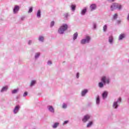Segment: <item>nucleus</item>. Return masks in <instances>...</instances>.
<instances>
[{"mask_svg":"<svg viewBox=\"0 0 129 129\" xmlns=\"http://www.w3.org/2000/svg\"><path fill=\"white\" fill-rule=\"evenodd\" d=\"M68 29V25L67 24H63L58 29V32L59 34H64V32Z\"/></svg>","mask_w":129,"mask_h":129,"instance_id":"obj_1","label":"nucleus"},{"mask_svg":"<svg viewBox=\"0 0 129 129\" xmlns=\"http://www.w3.org/2000/svg\"><path fill=\"white\" fill-rule=\"evenodd\" d=\"M110 8H111V11H114V10H116V9H118V10H120V9H121V5L117 3H113L111 6Z\"/></svg>","mask_w":129,"mask_h":129,"instance_id":"obj_2","label":"nucleus"},{"mask_svg":"<svg viewBox=\"0 0 129 129\" xmlns=\"http://www.w3.org/2000/svg\"><path fill=\"white\" fill-rule=\"evenodd\" d=\"M89 41H90V37L86 36V39H82L81 43V44H86V43H89Z\"/></svg>","mask_w":129,"mask_h":129,"instance_id":"obj_3","label":"nucleus"},{"mask_svg":"<svg viewBox=\"0 0 129 129\" xmlns=\"http://www.w3.org/2000/svg\"><path fill=\"white\" fill-rule=\"evenodd\" d=\"M101 81L103 82L104 84H105V83H107L108 84V83H109V80L108 79H106V77H103L102 78Z\"/></svg>","mask_w":129,"mask_h":129,"instance_id":"obj_4","label":"nucleus"},{"mask_svg":"<svg viewBox=\"0 0 129 129\" xmlns=\"http://www.w3.org/2000/svg\"><path fill=\"white\" fill-rule=\"evenodd\" d=\"M89 118H90V116H89V115H86L83 118L82 120L83 122H86V121H87V120H88Z\"/></svg>","mask_w":129,"mask_h":129,"instance_id":"obj_5","label":"nucleus"},{"mask_svg":"<svg viewBox=\"0 0 129 129\" xmlns=\"http://www.w3.org/2000/svg\"><path fill=\"white\" fill-rule=\"evenodd\" d=\"M90 9L91 11H94L96 9V5L95 4H92L90 6Z\"/></svg>","mask_w":129,"mask_h":129,"instance_id":"obj_6","label":"nucleus"},{"mask_svg":"<svg viewBox=\"0 0 129 129\" xmlns=\"http://www.w3.org/2000/svg\"><path fill=\"white\" fill-rule=\"evenodd\" d=\"M19 9H20V8L19 7V6H15L13 10L14 14H16V13H18V12H19Z\"/></svg>","mask_w":129,"mask_h":129,"instance_id":"obj_7","label":"nucleus"},{"mask_svg":"<svg viewBox=\"0 0 129 129\" xmlns=\"http://www.w3.org/2000/svg\"><path fill=\"white\" fill-rule=\"evenodd\" d=\"M19 109H20V106L19 105L16 106L14 110V113H17L18 111H19Z\"/></svg>","mask_w":129,"mask_h":129,"instance_id":"obj_8","label":"nucleus"},{"mask_svg":"<svg viewBox=\"0 0 129 129\" xmlns=\"http://www.w3.org/2000/svg\"><path fill=\"white\" fill-rule=\"evenodd\" d=\"M48 108L49 111H50L51 112H54V108H53L52 106H48Z\"/></svg>","mask_w":129,"mask_h":129,"instance_id":"obj_9","label":"nucleus"},{"mask_svg":"<svg viewBox=\"0 0 129 129\" xmlns=\"http://www.w3.org/2000/svg\"><path fill=\"white\" fill-rule=\"evenodd\" d=\"M88 92V90H84L82 92V96H84V95H85V94L86 93H87Z\"/></svg>","mask_w":129,"mask_h":129,"instance_id":"obj_10","label":"nucleus"},{"mask_svg":"<svg viewBox=\"0 0 129 129\" xmlns=\"http://www.w3.org/2000/svg\"><path fill=\"white\" fill-rule=\"evenodd\" d=\"M107 96V92H104V93L102 94V97L104 99V98H106V97Z\"/></svg>","mask_w":129,"mask_h":129,"instance_id":"obj_11","label":"nucleus"},{"mask_svg":"<svg viewBox=\"0 0 129 129\" xmlns=\"http://www.w3.org/2000/svg\"><path fill=\"white\" fill-rule=\"evenodd\" d=\"M8 90V86L4 87L1 90V92H4V91H7Z\"/></svg>","mask_w":129,"mask_h":129,"instance_id":"obj_12","label":"nucleus"},{"mask_svg":"<svg viewBox=\"0 0 129 129\" xmlns=\"http://www.w3.org/2000/svg\"><path fill=\"white\" fill-rule=\"evenodd\" d=\"M78 36V33H76L74 34V38L73 39L74 40H76V39H77V37Z\"/></svg>","mask_w":129,"mask_h":129,"instance_id":"obj_13","label":"nucleus"},{"mask_svg":"<svg viewBox=\"0 0 129 129\" xmlns=\"http://www.w3.org/2000/svg\"><path fill=\"white\" fill-rule=\"evenodd\" d=\"M124 38V34H122L119 35V40H122Z\"/></svg>","mask_w":129,"mask_h":129,"instance_id":"obj_14","label":"nucleus"},{"mask_svg":"<svg viewBox=\"0 0 129 129\" xmlns=\"http://www.w3.org/2000/svg\"><path fill=\"white\" fill-rule=\"evenodd\" d=\"M37 17L38 18H40V17H41V11L38 10L37 11Z\"/></svg>","mask_w":129,"mask_h":129,"instance_id":"obj_15","label":"nucleus"},{"mask_svg":"<svg viewBox=\"0 0 129 129\" xmlns=\"http://www.w3.org/2000/svg\"><path fill=\"white\" fill-rule=\"evenodd\" d=\"M112 41H113V38L112 37V36H110L109 37V43H112Z\"/></svg>","mask_w":129,"mask_h":129,"instance_id":"obj_16","label":"nucleus"},{"mask_svg":"<svg viewBox=\"0 0 129 129\" xmlns=\"http://www.w3.org/2000/svg\"><path fill=\"white\" fill-rule=\"evenodd\" d=\"M113 107H114L115 108H117V102H114Z\"/></svg>","mask_w":129,"mask_h":129,"instance_id":"obj_17","label":"nucleus"},{"mask_svg":"<svg viewBox=\"0 0 129 129\" xmlns=\"http://www.w3.org/2000/svg\"><path fill=\"white\" fill-rule=\"evenodd\" d=\"M58 125H59V123L56 122V123L53 125V128H56V127H57L58 126Z\"/></svg>","mask_w":129,"mask_h":129,"instance_id":"obj_18","label":"nucleus"},{"mask_svg":"<svg viewBox=\"0 0 129 129\" xmlns=\"http://www.w3.org/2000/svg\"><path fill=\"white\" fill-rule=\"evenodd\" d=\"M34 84H36V81H32L30 84V86H33Z\"/></svg>","mask_w":129,"mask_h":129,"instance_id":"obj_19","label":"nucleus"},{"mask_svg":"<svg viewBox=\"0 0 129 129\" xmlns=\"http://www.w3.org/2000/svg\"><path fill=\"white\" fill-rule=\"evenodd\" d=\"M86 9H84L82 11V15H85V13H86Z\"/></svg>","mask_w":129,"mask_h":129,"instance_id":"obj_20","label":"nucleus"},{"mask_svg":"<svg viewBox=\"0 0 129 129\" xmlns=\"http://www.w3.org/2000/svg\"><path fill=\"white\" fill-rule=\"evenodd\" d=\"M99 96H98L97 97V99H96V103L97 104H99Z\"/></svg>","mask_w":129,"mask_h":129,"instance_id":"obj_21","label":"nucleus"},{"mask_svg":"<svg viewBox=\"0 0 129 129\" xmlns=\"http://www.w3.org/2000/svg\"><path fill=\"white\" fill-rule=\"evenodd\" d=\"M92 121H90L88 124L87 125V127H90L91 125H92Z\"/></svg>","mask_w":129,"mask_h":129,"instance_id":"obj_22","label":"nucleus"},{"mask_svg":"<svg viewBox=\"0 0 129 129\" xmlns=\"http://www.w3.org/2000/svg\"><path fill=\"white\" fill-rule=\"evenodd\" d=\"M39 41L43 42V41H44V37H43V36L39 37Z\"/></svg>","mask_w":129,"mask_h":129,"instance_id":"obj_23","label":"nucleus"},{"mask_svg":"<svg viewBox=\"0 0 129 129\" xmlns=\"http://www.w3.org/2000/svg\"><path fill=\"white\" fill-rule=\"evenodd\" d=\"M72 11H74L75 9L76 8V6L75 5H72L71 6Z\"/></svg>","mask_w":129,"mask_h":129,"instance_id":"obj_24","label":"nucleus"},{"mask_svg":"<svg viewBox=\"0 0 129 129\" xmlns=\"http://www.w3.org/2000/svg\"><path fill=\"white\" fill-rule=\"evenodd\" d=\"M99 87H100L101 88L103 87V83L100 82L99 83Z\"/></svg>","mask_w":129,"mask_h":129,"instance_id":"obj_25","label":"nucleus"},{"mask_svg":"<svg viewBox=\"0 0 129 129\" xmlns=\"http://www.w3.org/2000/svg\"><path fill=\"white\" fill-rule=\"evenodd\" d=\"M107 29V26L106 25H104L103 27V31L105 32Z\"/></svg>","mask_w":129,"mask_h":129,"instance_id":"obj_26","label":"nucleus"},{"mask_svg":"<svg viewBox=\"0 0 129 129\" xmlns=\"http://www.w3.org/2000/svg\"><path fill=\"white\" fill-rule=\"evenodd\" d=\"M117 18V14H115L114 15H113V19L114 20H116V19Z\"/></svg>","mask_w":129,"mask_h":129,"instance_id":"obj_27","label":"nucleus"},{"mask_svg":"<svg viewBox=\"0 0 129 129\" xmlns=\"http://www.w3.org/2000/svg\"><path fill=\"white\" fill-rule=\"evenodd\" d=\"M54 24H55V22H54V21L51 22L50 23V27H53V26H54Z\"/></svg>","mask_w":129,"mask_h":129,"instance_id":"obj_28","label":"nucleus"},{"mask_svg":"<svg viewBox=\"0 0 129 129\" xmlns=\"http://www.w3.org/2000/svg\"><path fill=\"white\" fill-rule=\"evenodd\" d=\"M18 90H14L13 91H12V93L15 94V93H17V92H18Z\"/></svg>","mask_w":129,"mask_h":129,"instance_id":"obj_29","label":"nucleus"},{"mask_svg":"<svg viewBox=\"0 0 129 129\" xmlns=\"http://www.w3.org/2000/svg\"><path fill=\"white\" fill-rule=\"evenodd\" d=\"M32 12H33V8H30L29 9V10L28 11V13H32Z\"/></svg>","mask_w":129,"mask_h":129,"instance_id":"obj_30","label":"nucleus"},{"mask_svg":"<svg viewBox=\"0 0 129 129\" xmlns=\"http://www.w3.org/2000/svg\"><path fill=\"white\" fill-rule=\"evenodd\" d=\"M40 56V53H37L35 55V58H38Z\"/></svg>","mask_w":129,"mask_h":129,"instance_id":"obj_31","label":"nucleus"},{"mask_svg":"<svg viewBox=\"0 0 129 129\" xmlns=\"http://www.w3.org/2000/svg\"><path fill=\"white\" fill-rule=\"evenodd\" d=\"M28 95V92H25L24 94H23V96H27Z\"/></svg>","mask_w":129,"mask_h":129,"instance_id":"obj_32","label":"nucleus"},{"mask_svg":"<svg viewBox=\"0 0 129 129\" xmlns=\"http://www.w3.org/2000/svg\"><path fill=\"white\" fill-rule=\"evenodd\" d=\"M66 107H67V106L66 105V104H63L62 105V108H66Z\"/></svg>","mask_w":129,"mask_h":129,"instance_id":"obj_33","label":"nucleus"},{"mask_svg":"<svg viewBox=\"0 0 129 129\" xmlns=\"http://www.w3.org/2000/svg\"><path fill=\"white\" fill-rule=\"evenodd\" d=\"M121 102V98H119L118 100H117V102Z\"/></svg>","mask_w":129,"mask_h":129,"instance_id":"obj_34","label":"nucleus"},{"mask_svg":"<svg viewBox=\"0 0 129 129\" xmlns=\"http://www.w3.org/2000/svg\"><path fill=\"white\" fill-rule=\"evenodd\" d=\"M68 122H69V121L68 120H66L64 122L63 124H66L67 123H68Z\"/></svg>","mask_w":129,"mask_h":129,"instance_id":"obj_35","label":"nucleus"},{"mask_svg":"<svg viewBox=\"0 0 129 129\" xmlns=\"http://www.w3.org/2000/svg\"><path fill=\"white\" fill-rule=\"evenodd\" d=\"M109 3H112L113 2H114L115 0H108Z\"/></svg>","mask_w":129,"mask_h":129,"instance_id":"obj_36","label":"nucleus"},{"mask_svg":"<svg viewBox=\"0 0 129 129\" xmlns=\"http://www.w3.org/2000/svg\"><path fill=\"white\" fill-rule=\"evenodd\" d=\"M77 78H79V73H78L77 74Z\"/></svg>","mask_w":129,"mask_h":129,"instance_id":"obj_37","label":"nucleus"},{"mask_svg":"<svg viewBox=\"0 0 129 129\" xmlns=\"http://www.w3.org/2000/svg\"><path fill=\"white\" fill-rule=\"evenodd\" d=\"M48 65H50V64H52V62L50 61H48Z\"/></svg>","mask_w":129,"mask_h":129,"instance_id":"obj_38","label":"nucleus"},{"mask_svg":"<svg viewBox=\"0 0 129 129\" xmlns=\"http://www.w3.org/2000/svg\"><path fill=\"white\" fill-rule=\"evenodd\" d=\"M117 24H120V20H118L117 21Z\"/></svg>","mask_w":129,"mask_h":129,"instance_id":"obj_39","label":"nucleus"},{"mask_svg":"<svg viewBox=\"0 0 129 129\" xmlns=\"http://www.w3.org/2000/svg\"><path fill=\"white\" fill-rule=\"evenodd\" d=\"M31 43H32V41L31 40H29L28 42L29 45H30L31 44Z\"/></svg>","mask_w":129,"mask_h":129,"instance_id":"obj_40","label":"nucleus"},{"mask_svg":"<svg viewBox=\"0 0 129 129\" xmlns=\"http://www.w3.org/2000/svg\"><path fill=\"white\" fill-rule=\"evenodd\" d=\"M127 20H129V14H128V17H127Z\"/></svg>","mask_w":129,"mask_h":129,"instance_id":"obj_41","label":"nucleus"}]
</instances>
